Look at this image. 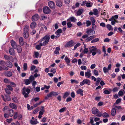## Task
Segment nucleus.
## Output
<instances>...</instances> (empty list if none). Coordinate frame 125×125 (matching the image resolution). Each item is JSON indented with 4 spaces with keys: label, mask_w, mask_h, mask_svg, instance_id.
Here are the masks:
<instances>
[{
    "label": "nucleus",
    "mask_w": 125,
    "mask_h": 125,
    "mask_svg": "<svg viewBox=\"0 0 125 125\" xmlns=\"http://www.w3.org/2000/svg\"><path fill=\"white\" fill-rule=\"evenodd\" d=\"M50 39V35L47 34L43 37L38 42L39 44L35 46L36 48L38 50H40L42 46H45L48 43Z\"/></svg>",
    "instance_id": "obj_1"
},
{
    "label": "nucleus",
    "mask_w": 125,
    "mask_h": 125,
    "mask_svg": "<svg viewBox=\"0 0 125 125\" xmlns=\"http://www.w3.org/2000/svg\"><path fill=\"white\" fill-rule=\"evenodd\" d=\"M89 49L90 52L92 53L93 56H94L97 53L99 54H101V51L99 49H98L95 46H92L89 48Z\"/></svg>",
    "instance_id": "obj_2"
},
{
    "label": "nucleus",
    "mask_w": 125,
    "mask_h": 125,
    "mask_svg": "<svg viewBox=\"0 0 125 125\" xmlns=\"http://www.w3.org/2000/svg\"><path fill=\"white\" fill-rule=\"evenodd\" d=\"M30 89L24 87L22 89V94L25 98L28 97L29 94L30 93Z\"/></svg>",
    "instance_id": "obj_3"
},
{
    "label": "nucleus",
    "mask_w": 125,
    "mask_h": 125,
    "mask_svg": "<svg viewBox=\"0 0 125 125\" xmlns=\"http://www.w3.org/2000/svg\"><path fill=\"white\" fill-rule=\"evenodd\" d=\"M86 32L88 35H92L95 34V31L94 30L88 28L87 29Z\"/></svg>",
    "instance_id": "obj_4"
},
{
    "label": "nucleus",
    "mask_w": 125,
    "mask_h": 125,
    "mask_svg": "<svg viewBox=\"0 0 125 125\" xmlns=\"http://www.w3.org/2000/svg\"><path fill=\"white\" fill-rule=\"evenodd\" d=\"M91 83L90 81L89 80L87 79H84L82 82L80 83V85L82 86L84 84H87L89 85Z\"/></svg>",
    "instance_id": "obj_5"
},
{
    "label": "nucleus",
    "mask_w": 125,
    "mask_h": 125,
    "mask_svg": "<svg viewBox=\"0 0 125 125\" xmlns=\"http://www.w3.org/2000/svg\"><path fill=\"white\" fill-rule=\"evenodd\" d=\"M111 64H110L108 65L107 68L104 67L103 68V71L104 73H106L108 72L109 70H111Z\"/></svg>",
    "instance_id": "obj_6"
},
{
    "label": "nucleus",
    "mask_w": 125,
    "mask_h": 125,
    "mask_svg": "<svg viewBox=\"0 0 125 125\" xmlns=\"http://www.w3.org/2000/svg\"><path fill=\"white\" fill-rule=\"evenodd\" d=\"M30 123L32 125H34L38 123L37 119L34 117H32L31 119L30 120Z\"/></svg>",
    "instance_id": "obj_7"
},
{
    "label": "nucleus",
    "mask_w": 125,
    "mask_h": 125,
    "mask_svg": "<svg viewBox=\"0 0 125 125\" xmlns=\"http://www.w3.org/2000/svg\"><path fill=\"white\" fill-rule=\"evenodd\" d=\"M43 11L44 13L48 14L51 12V10L49 7L46 6L44 7Z\"/></svg>",
    "instance_id": "obj_8"
},
{
    "label": "nucleus",
    "mask_w": 125,
    "mask_h": 125,
    "mask_svg": "<svg viewBox=\"0 0 125 125\" xmlns=\"http://www.w3.org/2000/svg\"><path fill=\"white\" fill-rule=\"evenodd\" d=\"M91 71L90 69L88 70V71L86 72L85 73V76L88 78H89L90 77L91 75Z\"/></svg>",
    "instance_id": "obj_9"
},
{
    "label": "nucleus",
    "mask_w": 125,
    "mask_h": 125,
    "mask_svg": "<svg viewBox=\"0 0 125 125\" xmlns=\"http://www.w3.org/2000/svg\"><path fill=\"white\" fill-rule=\"evenodd\" d=\"M73 40H71L68 42L65 45L66 47H72L73 46Z\"/></svg>",
    "instance_id": "obj_10"
},
{
    "label": "nucleus",
    "mask_w": 125,
    "mask_h": 125,
    "mask_svg": "<svg viewBox=\"0 0 125 125\" xmlns=\"http://www.w3.org/2000/svg\"><path fill=\"white\" fill-rule=\"evenodd\" d=\"M49 6L52 9L55 8V4L52 1H49L48 3Z\"/></svg>",
    "instance_id": "obj_11"
},
{
    "label": "nucleus",
    "mask_w": 125,
    "mask_h": 125,
    "mask_svg": "<svg viewBox=\"0 0 125 125\" xmlns=\"http://www.w3.org/2000/svg\"><path fill=\"white\" fill-rule=\"evenodd\" d=\"M39 18V16L38 14H36L32 16V20L33 21H36L38 20Z\"/></svg>",
    "instance_id": "obj_12"
},
{
    "label": "nucleus",
    "mask_w": 125,
    "mask_h": 125,
    "mask_svg": "<svg viewBox=\"0 0 125 125\" xmlns=\"http://www.w3.org/2000/svg\"><path fill=\"white\" fill-rule=\"evenodd\" d=\"M5 75L7 77H11V76L12 74V73L10 71H7L5 72L4 73Z\"/></svg>",
    "instance_id": "obj_13"
},
{
    "label": "nucleus",
    "mask_w": 125,
    "mask_h": 125,
    "mask_svg": "<svg viewBox=\"0 0 125 125\" xmlns=\"http://www.w3.org/2000/svg\"><path fill=\"white\" fill-rule=\"evenodd\" d=\"M96 36L95 35H91V36L87 37L86 39V41L88 42L92 40L93 39L95 38Z\"/></svg>",
    "instance_id": "obj_14"
},
{
    "label": "nucleus",
    "mask_w": 125,
    "mask_h": 125,
    "mask_svg": "<svg viewBox=\"0 0 125 125\" xmlns=\"http://www.w3.org/2000/svg\"><path fill=\"white\" fill-rule=\"evenodd\" d=\"M11 45L12 47L14 49H16L17 46L18 45L13 40H11L10 42Z\"/></svg>",
    "instance_id": "obj_15"
},
{
    "label": "nucleus",
    "mask_w": 125,
    "mask_h": 125,
    "mask_svg": "<svg viewBox=\"0 0 125 125\" xmlns=\"http://www.w3.org/2000/svg\"><path fill=\"white\" fill-rule=\"evenodd\" d=\"M92 113L94 115L97 114L98 112V109L95 107L93 108L92 110Z\"/></svg>",
    "instance_id": "obj_16"
},
{
    "label": "nucleus",
    "mask_w": 125,
    "mask_h": 125,
    "mask_svg": "<svg viewBox=\"0 0 125 125\" xmlns=\"http://www.w3.org/2000/svg\"><path fill=\"white\" fill-rule=\"evenodd\" d=\"M1 96L4 101H9L10 100V98L9 96H5L6 99H5L4 96L2 95Z\"/></svg>",
    "instance_id": "obj_17"
},
{
    "label": "nucleus",
    "mask_w": 125,
    "mask_h": 125,
    "mask_svg": "<svg viewBox=\"0 0 125 125\" xmlns=\"http://www.w3.org/2000/svg\"><path fill=\"white\" fill-rule=\"evenodd\" d=\"M69 20H70L72 22H74L76 21L77 19L74 17L72 16L70 17L67 20L68 21Z\"/></svg>",
    "instance_id": "obj_18"
},
{
    "label": "nucleus",
    "mask_w": 125,
    "mask_h": 125,
    "mask_svg": "<svg viewBox=\"0 0 125 125\" xmlns=\"http://www.w3.org/2000/svg\"><path fill=\"white\" fill-rule=\"evenodd\" d=\"M83 9H80L78 10L76 12L77 16H79L81 15L83 12Z\"/></svg>",
    "instance_id": "obj_19"
},
{
    "label": "nucleus",
    "mask_w": 125,
    "mask_h": 125,
    "mask_svg": "<svg viewBox=\"0 0 125 125\" xmlns=\"http://www.w3.org/2000/svg\"><path fill=\"white\" fill-rule=\"evenodd\" d=\"M16 49L18 53H20L21 52L22 49L21 47L20 46L18 45L17 46L16 48Z\"/></svg>",
    "instance_id": "obj_20"
},
{
    "label": "nucleus",
    "mask_w": 125,
    "mask_h": 125,
    "mask_svg": "<svg viewBox=\"0 0 125 125\" xmlns=\"http://www.w3.org/2000/svg\"><path fill=\"white\" fill-rule=\"evenodd\" d=\"M9 106L10 107L14 109H17V106L16 105L14 104L13 103H11L10 104Z\"/></svg>",
    "instance_id": "obj_21"
},
{
    "label": "nucleus",
    "mask_w": 125,
    "mask_h": 125,
    "mask_svg": "<svg viewBox=\"0 0 125 125\" xmlns=\"http://www.w3.org/2000/svg\"><path fill=\"white\" fill-rule=\"evenodd\" d=\"M64 60L67 64L68 65H70L69 63L70 62V60L69 59L68 57L67 56H66Z\"/></svg>",
    "instance_id": "obj_22"
},
{
    "label": "nucleus",
    "mask_w": 125,
    "mask_h": 125,
    "mask_svg": "<svg viewBox=\"0 0 125 125\" xmlns=\"http://www.w3.org/2000/svg\"><path fill=\"white\" fill-rule=\"evenodd\" d=\"M76 93L77 94H80L81 96L83 95V91L81 89H80L76 91Z\"/></svg>",
    "instance_id": "obj_23"
},
{
    "label": "nucleus",
    "mask_w": 125,
    "mask_h": 125,
    "mask_svg": "<svg viewBox=\"0 0 125 125\" xmlns=\"http://www.w3.org/2000/svg\"><path fill=\"white\" fill-rule=\"evenodd\" d=\"M118 15H115L114 16H112L111 18L109 19V21L113 20H115V19H117L118 18Z\"/></svg>",
    "instance_id": "obj_24"
},
{
    "label": "nucleus",
    "mask_w": 125,
    "mask_h": 125,
    "mask_svg": "<svg viewBox=\"0 0 125 125\" xmlns=\"http://www.w3.org/2000/svg\"><path fill=\"white\" fill-rule=\"evenodd\" d=\"M6 65L7 66L10 68H11L12 66V63L10 62H7L6 63Z\"/></svg>",
    "instance_id": "obj_25"
},
{
    "label": "nucleus",
    "mask_w": 125,
    "mask_h": 125,
    "mask_svg": "<svg viewBox=\"0 0 125 125\" xmlns=\"http://www.w3.org/2000/svg\"><path fill=\"white\" fill-rule=\"evenodd\" d=\"M111 115L113 116H114L116 114V111L115 109L114 108H112L111 110Z\"/></svg>",
    "instance_id": "obj_26"
},
{
    "label": "nucleus",
    "mask_w": 125,
    "mask_h": 125,
    "mask_svg": "<svg viewBox=\"0 0 125 125\" xmlns=\"http://www.w3.org/2000/svg\"><path fill=\"white\" fill-rule=\"evenodd\" d=\"M106 27L109 31H113V28L110 24H107L106 25Z\"/></svg>",
    "instance_id": "obj_27"
},
{
    "label": "nucleus",
    "mask_w": 125,
    "mask_h": 125,
    "mask_svg": "<svg viewBox=\"0 0 125 125\" xmlns=\"http://www.w3.org/2000/svg\"><path fill=\"white\" fill-rule=\"evenodd\" d=\"M41 108L42 109H41V111L39 112V115H42L43 114L45 111L44 110V108L43 106H42Z\"/></svg>",
    "instance_id": "obj_28"
},
{
    "label": "nucleus",
    "mask_w": 125,
    "mask_h": 125,
    "mask_svg": "<svg viewBox=\"0 0 125 125\" xmlns=\"http://www.w3.org/2000/svg\"><path fill=\"white\" fill-rule=\"evenodd\" d=\"M36 25V23L35 22H32L31 24L30 25L31 28V29H33L35 28Z\"/></svg>",
    "instance_id": "obj_29"
},
{
    "label": "nucleus",
    "mask_w": 125,
    "mask_h": 125,
    "mask_svg": "<svg viewBox=\"0 0 125 125\" xmlns=\"http://www.w3.org/2000/svg\"><path fill=\"white\" fill-rule=\"evenodd\" d=\"M125 92V91L123 90H120L118 93V94L119 96H122L124 94L123 92Z\"/></svg>",
    "instance_id": "obj_30"
},
{
    "label": "nucleus",
    "mask_w": 125,
    "mask_h": 125,
    "mask_svg": "<svg viewBox=\"0 0 125 125\" xmlns=\"http://www.w3.org/2000/svg\"><path fill=\"white\" fill-rule=\"evenodd\" d=\"M24 37L25 38H27L29 37V34L28 32H24L23 34Z\"/></svg>",
    "instance_id": "obj_31"
},
{
    "label": "nucleus",
    "mask_w": 125,
    "mask_h": 125,
    "mask_svg": "<svg viewBox=\"0 0 125 125\" xmlns=\"http://www.w3.org/2000/svg\"><path fill=\"white\" fill-rule=\"evenodd\" d=\"M93 14L95 15H97V16H98V11L97 9H94L93 10Z\"/></svg>",
    "instance_id": "obj_32"
},
{
    "label": "nucleus",
    "mask_w": 125,
    "mask_h": 125,
    "mask_svg": "<svg viewBox=\"0 0 125 125\" xmlns=\"http://www.w3.org/2000/svg\"><path fill=\"white\" fill-rule=\"evenodd\" d=\"M56 5L57 6L59 7H61L62 5V3L59 0L56 2Z\"/></svg>",
    "instance_id": "obj_33"
},
{
    "label": "nucleus",
    "mask_w": 125,
    "mask_h": 125,
    "mask_svg": "<svg viewBox=\"0 0 125 125\" xmlns=\"http://www.w3.org/2000/svg\"><path fill=\"white\" fill-rule=\"evenodd\" d=\"M10 54L11 55H13L14 54V51L13 49L10 48L9 50Z\"/></svg>",
    "instance_id": "obj_34"
},
{
    "label": "nucleus",
    "mask_w": 125,
    "mask_h": 125,
    "mask_svg": "<svg viewBox=\"0 0 125 125\" xmlns=\"http://www.w3.org/2000/svg\"><path fill=\"white\" fill-rule=\"evenodd\" d=\"M9 115L10 117H12L13 115V111L12 109H10L9 111Z\"/></svg>",
    "instance_id": "obj_35"
},
{
    "label": "nucleus",
    "mask_w": 125,
    "mask_h": 125,
    "mask_svg": "<svg viewBox=\"0 0 125 125\" xmlns=\"http://www.w3.org/2000/svg\"><path fill=\"white\" fill-rule=\"evenodd\" d=\"M19 42L20 44L21 45H23L24 44L23 39L22 37H20L19 39Z\"/></svg>",
    "instance_id": "obj_36"
},
{
    "label": "nucleus",
    "mask_w": 125,
    "mask_h": 125,
    "mask_svg": "<svg viewBox=\"0 0 125 125\" xmlns=\"http://www.w3.org/2000/svg\"><path fill=\"white\" fill-rule=\"evenodd\" d=\"M93 73L95 76H97L99 75L97 70H94L93 71Z\"/></svg>",
    "instance_id": "obj_37"
},
{
    "label": "nucleus",
    "mask_w": 125,
    "mask_h": 125,
    "mask_svg": "<svg viewBox=\"0 0 125 125\" xmlns=\"http://www.w3.org/2000/svg\"><path fill=\"white\" fill-rule=\"evenodd\" d=\"M111 89H109V90H105L104 92V93L106 94H109L110 93Z\"/></svg>",
    "instance_id": "obj_38"
},
{
    "label": "nucleus",
    "mask_w": 125,
    "mask_h": 125,
    "mask_svg": "<svg viewBox=\"0 0 125 125\" xmlns=\"http://www.w3.org/2000/svg\"><path fill=\"white\" fill-rule=\"evenodd\" d=\"M111 21V24L113 25H114L115 23H118V21L116 19L114 20Z\"/></svg>",
    "instance_id": "obj_39"
},
{
    "label": "nucleus",
    "mask_w": 125,
    "mask_h": 125,
    "mask_svg": "<svg viewBox=\"0 0 125 125\" xmlns=\"http://www.w3.org/2000/svg\"><path fill=\"white\" fill-rule=\"evenodd\" d=\"M81 44L80 43H77L74 47V48L73 49V50L74 51L77 48L81 45Z\"/></svg>",
    "instance_id": "obj_40"
},
{
    "label": "nucleus",
    "mask_w": 125,
    "mask_h": 125,
    "mask_svg": "<svg viewBox=\"0 0 125 125\" xmlns=\"http://www.w3.org/2000/svg\"><path fill=\"white\" fill-rule=\"evenodd\" d=\"M100 81V78L98 77L95 83V84L96 85L98 86L99 85Z\"/></svg>",
    "instance_id": "obj_41"
},
{
    "label": "nucleus",
    "mask_w": 125,
    "mask_h": 125,
    "mask_svg": "<svg viewBox=\"0 0 125 125\" xmlns=\"http://www.w3.org/2000/svg\"><path fill=\"white\" fill-rule=\"evenodd\" d=\"M47 18V16H45L44 15H42L41 16L40 20H46Z\"/></svg>",
    "instance_id": "obj_42"
},
{
    "label": "nucleus",
    "mask_w": 125,
    "mask_h": 125,
    "mask_svg": "<svg viewBox=\"0 0 125 125\" xmlns=\"http://www.w3.org/2000/svg\"><path fill=\"white\" fill-rule=\"evenodd\" d=\"M102 115L104 117H108L109 116V115L106 112L104 113Z\"/></svg>",
    "instance_id": "obj_43"
},
{
    "label": "nucleus",
    "mask_w": 125,
    "mask_h": 125,
    "mask_svg": "<svg viewBox=\"0 0 125 125\" xmlns=\"http://www.w3.org/2000/svg\"><path fill=\"white\" fill-rule=\"evenodd\" d=\"M99 39L98 38H96L94 39H93L91 41V43H93L94 42H97L99 41Z\"/></svg>",
    "instance_id": "obj_44"
},
{
    "label": "nucleus",
    "mask_w": 125,
    "mask_h": 125,
    "mask_svg": "<svg viewBox=\"0 0 125 125\" xmlns=\"http://www.w3.org/2000/svg\"><path fill=\"white\" fill-rule=\"evenodd\" d=\"M31 82L30 80L28 79H27L25 80V84L27 85L30 84Z\"/></svg>",
    "instance_id": "obj_45"
},
{
    "label": "nucleus",
    "mask_w": 125,
    "mask_h": 125,
    "mask_svg": "<svg viewBox=\"0 0 125 125\" xmlns=\"http://www.w3.org/2000/svg\"><path fill=\"white\" fill-rule=\"evenodd\" d=\"M0 64L2 66H4L6 64V63L4 61L1 60L0 61Z\"/></svg>",
    "instance_id": "obj_46"
},
{
    "label": "nucleus",
    "mask_w": 125,
    "mask_h": 125,
    "mask_svg": "<svg viewBox=\"0 0 125 125\" xmlns=\"http://www.w3.org/2000/svg\"><path fill=\"white\" fill-rule=\"evenodd\" d=\"M86 26L88 27L90 26L91 24V22L90 21H86Z\"/></svg>",
    "instance_id": "obj_47"
},
{
    "label": "nucleus",
    "mask_w": 125,
    "mask_h": 125,
    "mask_svg": "<svg viewBox=\"0 0 125 125\" xmlns=\"http://www.w3.org/2000/svg\"><path fill=\"white\" fill-rule=\"evenodd\" d=\"M29 26L28 25H26L24 28V32H28L29 31Z\"/></svg>",
    "instance_id": "obj_48"
},
{
    "label": "nucleus",
    "mask_w": 125,
    "mask_h": 125,
    "mask_svg": "<svg viewBox=\"0 0 125 125\" xmlns=\"http://www.w3.org/2000/svg\"><path fill=\"white\" fill-rule=\"evenodd\" d=\"M86 6L88 7H91L92 5V4L91 3H90L88 2H87L86 1Z\"/></svg>",
    "instance_id": "obj_49"
},
{
    "label": "nucleus",
    "mask_w": 125,
    "mask_h": 125,
    "mask_svg": "<svg viewBox=\"0 0 125 125\" xmlns=\"http://www.w3.org/2000/svg\"><path fill=\"white\" fill-rule=\"evenodd\" d=\"M4 58L5 59L7 60H10V58L11 57V56H9L7 55H5L4 56Z\"/></svg>",
    "instance_id": "obj_50"
},
{
    "label": "nucleus",
    "mask_w": 125,
    "mask_h": 125,
    "mask_svg": "<svg viewBox=\"0 0 125 125\" xmlns=\"http://www.w3.org/2000/svg\"><path fill=\"white\" fill-rule=\"evenodd\" d=\"M71 83H75L76 84H78L79 83V82L74 79H71Z\"/></svg>",
    "instance_id": "obj_51"
},
{
    "label": "nucleus",
    "mask_w": 125,
    "mask_h": 125,
    "mask_svg": "<svg viewBox=\"0 0 125 125\" xmlns=\"http://www.w3.org/2000/svg\"><path fill=\"white\" fill-rule=\"evenodd\" d=\"M90 20L92 22V24H95V21L93 17H91L90 18Z\"/></svg>",
    "instance_id": "obj_52"
},
{
    "label": "nucleus",
    "mask_w": 125,
    "mask_h": 125,
    "mask_svg": "<svg viewBox=\"0 0 125 125\" xmlns=\"http://www.w3.org/2000/svg\"><path fill=\"white\" fill-rule=\"evenodd\" d=\"M66 107H63L61 109L59 110V112L60 113H62L64 112L65 110L66 109Z\"/></svg>",
    "instance_id": "obj_53"
},
{
    "label": "nucleus",
    "mask_w": 125,
    "mask_h": 125,
    "mask_svg": "<svg viewBox=\"0 0 125 125\" xmlns=\"http://www.w3.org/2000/svg\"><path fill=\"white\" fill-rule=\"evenodd\" d=\"M31 82L33 81L34 79V77L33 75H31L29 77V79Z\"/></svg>",
    "instance_id": "obj_54"
},
{
    "label": "nucleus",
    "mask_w": 125,
    "mask_h": 125,
    "mask_svg": "<svg viewBox=\"0 0 125 125\" xmlns=\"http://www.w3.org/2000/svg\"><path fill=\"white\" fill-rule=\"evenodd\" d=\"M69 93L68 92H67L65 93L64 94L63 96L64 98H65L66 97H67L69 95Z\"/></svg>",
    "instance_id": "obj_55"
},
{
    "label": "nucleus",
    "mask_w": 125,
    "mask_h": 125,
    "mask_svg": "<svg viewBox=\"0 0 125 125\" xmlns=\"http://www.w3.org/2000/svg\"><path fill=\"white\" fill-rule=\"evenodd\" d=\"M23 68L24 70L25 71L27 70V63H25L24 64Z\"/></svg>",
    "instance_id": "obj_56"
},
{
    "label": "nucleus",
    "mask_w": 125,
    "mask_h": 125,
    "mask_svg": "<svg viewBox=\"0 0 125 125\" xmlns=\"http://www.w3.org/2000/svg\"><path fill=\"white\" fill-rule=\"evenodd\" d=\"M88 52V49L87 48H85L83 50V53L84 54L87 53Z\"/></svg>",
    "instance_id": "obj_57"
},
{
    "label": "nucleus",
    "mask_w": 125,
    "mask_h": 125,
    "mask_svg": "<svg viewBox=\"0 0 125 125\" xmlns=\"http://www.w3.org/2000/svg\"><path fill=\"white\" fill-rule=\"evenodd\" d=\"M67 25L68 28H70L72 26V24L71 22H69L67 23Z\"/></svg>",
    "instance_id": "obj_58"
},
{
    "label": "nucleus",
    "mask_w": 125,
    "mask_h": 125,
    "mask_svg": "<svg viewBox=\"0 0 125 125\" xmlns=\"http://www.w3.org/2000/svg\"><path fill=\"white\" fill-rule=\"evenodd\" d=\"M34 55L35 56V57L36 58H37L39 55V53L38 52H34Z\"/></svg>",
    "instance_id": "obj_59"
},
{
    "label": "nucleus",
    "mask_w": 125,
    "mask_h": 125,
    "mask_svg": "<svg viewBox=\"0 0 125 125\" xmlns=\"http://www.w3.org/2000/svg\"><path fill=\"white\" fill-rule=\"evenodd\" d=\"M55 33L56 35L55 37V39H57L60 36V34L56 32H55Z\"/></svg>",
    "instance_id": "obj_60"
},
{
    "label": "nucleus",
    "mask_w": 125,
    "mask_h": 125,
    "mask_svg": "<svg viewBox=\"0 0 125 125\" xmlns=\"http://www.w3.org/2000/svg\"><path fill=\"white\" fill-rule=\"evenodd\" d=\"M52 96H56L59 93L57 92H52Z\"/></svg>",
    "instance_id": "obj_61"
},
{
    "label": "nucleus",
    "mask_w": 125,
    "mask_h": 125,
    "mask_svg": "<svg viewBox=\"0 0 125 125\" xmlns=\"http://www.w3.org/2000/svg\"><path fill=\"white\" fill-rule=\"evenodd\" d=\"M12 100L15 102L17 103L18 102V100L17 98L15 97H13L12 98Z\"/></svg>",
    "instance_id": "obj_62"
},
{
    "label": "nucleus",
    "mask_w": 125,
    "mask_h": 125,
    "mask_svg": "<svg viewBox=\"0 0 125 125\" xmlns=\"http://www.w3.org/2000/svg\"><path fill=\"white\" fill-rule=\"evenodd\" d=\"M18 113L16 112H14L13 118L14 119H16L18 117Z\"/></svg>",
    "instance_id": "obj_63"
},
{
    "label": "nucleus",
    "mask_w": 125,
    "mask_h": 125,
    "mask_svg": "<svg viewBox=\"0 0 125 125\" xmlns=\"http://www.w3.org/2000/svg\"><path fill=\"white\" fill-rule=\"evenodd\" d=\"M50 72L54 74L56 72V69L54 68L51 69Z\"/></svg>",
    "instance_id": "obj_64"
}]
</instances>
